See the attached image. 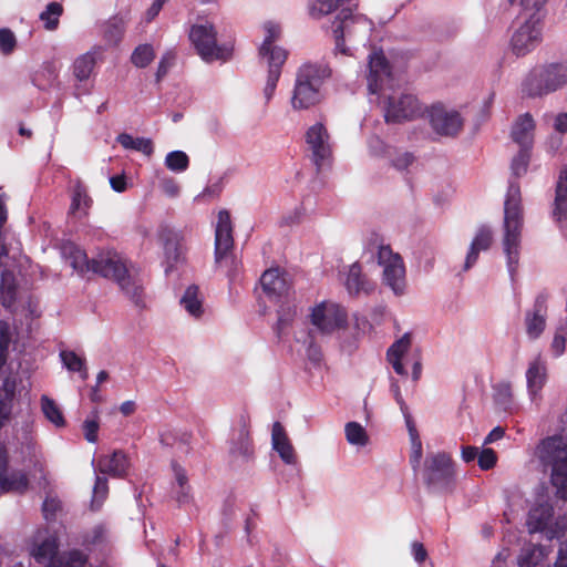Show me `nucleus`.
<instances>
[{"label": "nucleus", "mask_w": 567, "mask_h": 567, "mask_svg": "<svg viewBox=\"0 0 567 567\" xmlns=\"http://www.w3.org/2000/svg\"><path fill=\"white\" fill-rule=\"evenodd\" d=\"M100 423L97 411L94 410L90 416L83 422V432L84 437L90 443H95L97 441V432H99Z\"/></svg>", "instance_id": "864d4df0"}, {"label": "nucleus", "mask_w": 567, "mask_h": 567, "mask_svg": "<svg viewBox=\"0 0 567 567\" xmlns=\"http://www.w3.org/2000/svg\"><path fill=\"white\" fill-rule=\"evenodd\" d=\"M116 140L125 150L137 151L146 156H151L154 151L153 143L150 138L133 137L127 133H122Z\"/></svg>", "instance_id": "ea45409f"}, {"label": "nucleus", "mask_w": 567, "mask_h": 567, "mask_svg": "<svg viewBox=\"0 0 567 567\" xmlns=\"http://www.w3.org/2000/svg\"><path fill=\"white\" fill-rule=\"evenodd\" d=\"M69 260L72 268L78 272L84 274L86 271H92L91 259L87 258L83 250L76 247L70 248Z\"/></svg>", "instance_id": "09e8293b"}, {"label": "nucleus", "mask_w": 567, "mask_h": 567, "mask_svg": "<svg viewBox=\"0 0 567 567\" xmlns=\"http://www.w3.org/2000/svg\"><path fill=\"white\" fill-rule=\"evenodd\" d=\"M544 4L545 2H511L512 10L516 13V23L543 29V20L546 17Z\"/></svg>", "instance_id": "412c9836"}, {"label": "nucleus", "mask_w": 567, "mask_h": 567, "mask_svg": "<svg viewBox=\"0 0 567 567\" xmlns=\"http://www.w3.org/2000/svg\"><path fill=\"white\" fill-rule=\"evenodd\" d=\"M21 454L23 461L39 463L41 458L40 449L30 431H24L21 437Z\"/></svg>", "instance_id": "a19ab883"}, {"label": "nucleus", "mask_w": 567, "mask_h": 567, "mask_svg": "<svg viewBox=\"0 0 567 567\" xmlns=\"http://www.w3.org/2000/svg\"><path fill=\"white\" fill-rule=\"evenodd\" d=\"M302 216H303V208L296 207L291 213H288L282 217L281 223L287 226H292V225L300 223Z\"/></svg>", "instance_id": "338daca9"}, {"label": "nucleus", "mask_w": 567, "mask_h": 567, "mask_svg": "<svg viewBox=\"0 0 567 567\" xmlns=\"http://www.w3.org/2000/svg\"><path fill=\"white\" fill-rule=\"evenodd\" d=\"M424 480L435 493H450L455 486V472L446 453L431 454L425 460Z\"/></svg>", "instance_id": "ddd939ff"}, {"label": "nucleus", "mask_w": 567, "mask_h": 567, "mask_svg": "<svg viewBox=\"0 0 567 567\" xmlns=\"http://www.w3.org/2000/svg\"><path fill=\"white\" fill-rule=\"evenodd\" d=\"M331 74L324 63H305L296 75L291 96V106L296 111L308 110L319 104L322 100L321 87L326 79Z\"/></svg>", "instance_id": "39448f33"}, {"label": "nucleus", "mask_w": 567, "mask_h": 567, "mask_svg": "<svg viewBox=\"0 0 567 567\" xmlns=\"http://www.w3.org/2000/svg\"><path fill=\"white\" fill-rule=\"evenodd\" d=\"M95 474L96 477L93 487L92 507L99 508L109 494V485L107 480L104 476H100L99 473Z\"/></svg>", "instance_id": "3c124183"}, {"label": "nucleus", "mask_w": 567, "mask_h": 567, "mask_svg": "<svg viewBox=\"0 0 567 567\" xmlns=\"http://www.w3.org/2000/svg\"><path fill=\"white\" fill-rule=\"evenodd\" d=\"M494 401L505 412H512L516 409L513 395L512 384L507 381H501L493 386Z\"/></svg>", "instance_id": "c9c22d12"}, {"label": "nucleus", "mask_w": 567, "mask_h": 567, "mask_svg": "<svg viewBox=\"0 0 567 567\" xmlns=\"http://www.w3.org/2000/svg\"><path fill=\"white\" fill-rule=\"evenodd\" d=\"M529 150L530 148H520L518 154L513 158L511 169H512V174L515 177H519L527 172L529 157H530Z\"/></svg>", "instance_id": "603ef678"}, {"label": "nucleus", "mask_w": 567, "mask_h": 567, "mask_svg": "<svg viewBox=\"0 0 567 567\" xmlns=\"http://www.w3.org/2000/svg\"><path fill=\"white\" fill-rule=\"evenodd\" d=\"M91 267L94 274L116 281L121 290L135 306L145 307L143 284L138 276L132 271L126 258L120 252L114 250L102 251L91 259Z\"/></svg>", "instance_id": "7ed1b4c3"}, {"label": "nucleus", "mask_w": 567, "mask_h": 567, "mask_svg": "<svg viewBox=\"0 0 567 567\" xmlns=\"http://www.w3.org/2000/svg\"><path fill=\"white\" fill-rule=\"evenodd\" d=\"M566 346H567V321L560 323L557 327L554 338H553V341H551V344H550V350H551L553 354L556 358H558V357L563 355V353L565 352Z\"/></svg>", "instance_id": "8fccbe9b"}, {"label": "nucleus", "mask_w": 567, "mask_h": 567, "mask_svg": "<svg viewBox=\"0 0 567 567\" xmlns=\"http://www.w3.org/2000/svg\"><path fill=\"white\" fill-rule=\"evenodd\" d=\"M547 296L539 293L534 301L533 309L525 313L526 334L529 340L538 339L546 328Z\"/></svg>", "instance_id": "6ab92c4d"}, {"label": "nucleus", "mask_w": 567, "mask_h": 567, "mask_svg": "<svg viewBox=\"0 0 567 567\" xmlns=\"http://www.w3.org/2000/svg\"><path fill=\"white\" fill-rule=\"evenodd\" d=\"M271 443L272 449L279 454L284 463L287 465H296L298 463L296 451L279 422H275L272 425Z\"/></svg>", "instance_id": "bb28decb"}, {"label": "nucleus", "mask_w": 567, "mask_h": 567, "mask_svg": "<svg viewBox=\"0 0 567 567\" xmlns=\"http://www.w3.org/2000/svg\"><path fill=\"white\" fill-rule=\"evenodd\" d=\"M59 71L54 63L49 62L42 65L33 76V83L40 90H48L58 84Z\"/></svg>", "instance_id": "4c0bfd02"}, {"label": "nucleus", "mask_w": 567, "mask_h": 567, "mask_svg": "<svg viewBox=\"0 0 567 567\" xmlns=\"http://www.w3.org/2000/svg\"><path fill=\"white\" fill-rule=\"evenodd\" d=\"M62 365L70 372H78L82 380H86L89 374L85 365V359L72 350H61L59 353Z\"/></svg>", "instance_id": "e433bc0d"}, {"label": "nucleus", "mask_w": 567, "mask_h": 567, "mask_svg": "<svg viewBox=\"0 0 567 567\" xmlns=\"http://www.w3.org/2000/svg\"><path fill=\"white\" fill-rule=\"evenodd\" d=\"M179 302L188 316L195 319H199L205 312L204 297L196 285H190L185 289Z\"/></svg>", "instance_id": "2f4dec72"}, {"label": "nucleus", "mask_w": 567, "mask_h": 567, "mask_svg": "<svg viewBox=\"0 0 567 567\" xmlns=\"http://www.w3.org/2000/svg\"><path fill=\"white\" fill-rule=\"evenodd\" d=\"M542 28L518 25L512 37V50L517 56H524L533 51L542 42Z\"/></svg>", "instance_id": "5701e85b"}, {"label": "nucleus", "mask_w": 567, "mask_h": 567, "mask_svg": "<svg viewBox=\"0 0 567 567\" xmlns=\"http://www.w3.org/2000/svg\"><path fill=\"white\" fill-rule=\"evenodd\" d=\"M165 166L175 173H183L189 166V157L183 151H172L165 157Z\"/></svg>", "instance_id": "49530a36"}, {"label": "nucleus", "mask_w": 567, "mask_h": 567, "mask_svg": "<svg viewBox=\"0 0 567 567\" xmlns=\"http://www.w3.org/2000/svg\"><path fill=\"white\" fill-rule=\"evenodd\" d=\"M554 517V507L548 504H539L528 513L527 527L530 534L542 533L545 535Z\"/></svg>", "instance_id": "c85d7f7f"}, {"label": "nucleus", "mask_w": 567, "mask_h": 567, "mask_svg": "<svg viewBox=\"0 0 567 567\" xmlns=\"http://www.w3.org/2000/svg\"><path fill=\"white\" fill-rule=\"evenodd\" d=\"M103 49L101 47H94L90 51L79 55L72 64V74L74 79L80 83L75 86L74 95L80 97L90 93V89L86 84L93 69L96 64V59L102 54Z\"/></svg>", "instance_id": "a211bd4d"}, {"label": "nucleus", "mask_w": 567, "mask_h": 567, "mask_svg": "<svg viewBox=\"0 0 567 567\" xmlns=\"http://www.w3.org/2000/svg\"><path fill=\"white\" fill-rule=\"evenodd\" d=\"M411 333H404L388 350L386 358L395 373L406 375L403 360L412 363V379L417 381L422 374V355L419 348L411 350Z\"/></svg>", "instance_id": "4468645a"}, {"label": "nucleus", "mask_w": 567, "mask_h": 567, "mask_svg": "<svg viewBox=\"0 0 567 567\" xmlns=\"http://www.w3.org/2000/svg\"><path fill=\"white\" fill-rule=\"evenodd\" d=\"M497 456L494 450L492 449H483L481 452H478L477 462L478 466L487 471L496 464Z\"/></svg>", "instance_id": "13d9d810"}, {"label": "nucleus", "mask_w": 567, "mask_h": 567, "mask_svg": "<svg viewBox=\"0 0 567 567\" xmlns=\"http://www.w3.org/2000/svg\"><path fill=\"white\" fill-rule=\"evenodd\" d=\"M520 188L516 182L509 181L504 203V237L503 251L506 256L507 270L513 279L518 267L523 213Z\"/></svg>", "instance_id": "20e7f679"}, {"label": "nucleus", "mask_w": 567, "mask_h": 567, "mask_svg": "<svg viewBox=\"0 0 567 567\" xmlns=\"http://www.w3.org/2000/svg\"><path fill=\"white\" fill-rule=\"evenodd\" d=\"M368 69L369 93L382 100L380 103L386 123L410 121L423 113V107L414 95L394 89L390 64L381 50L369 54Z\"/></svg>", "instance_id": "f257e3e1"}, {"label": "nucleus", "mask_w": 567, "mask_h": 567, "mask_svg": "<svg viewBox=\"0 0 567 567\" xmlns=\"http://www.w3.org/2000/svg\"><path fill=\"white\" fill-rule=\"evenodd\" d=\"M535 122L529 113L520 115L512 127V138L520 148H532Z\"/></svg>", "instance_id": "c756f323"}, {"label": "nucleus", "mask_w": 567, "mask_h": 567, "mask_svg": "<svg viewBox=\"0 0 567 567\" xmlns=\"http://www.w3.org/2000/svg\"><path fill=\"white\" fill-rule=\"evenodd\" d=\"M0 295L3 307L11 308L16 299V286L10 272H3L1 276Z\"/></svg>", "instance_id": "c03bdc74"}, {"label": "nucleus", "mask_w": 567, "mask_h": 567, "mask_svg": "<svg viewBox=\"0 0 567 567\" xmlns=\"http://www.w3.org/2000/svg\"><path fill=\"white\" fill-rule=\"evenodd\" d=\"M346 439L349 444L363 447L369 443L365 429L358 422H348L344 426Z\"/></svg>", "instance_id": "79ce46f5"}, {"label": "nucleus", "mask_w": 567, "mask_h": 567, "mask_svg": "<svg viewBox=\"0 0 567 567\" xmlns=\"http://www.w3.org/2000/svg\"><path fill=\"white\" fill-rule=\"evenodd\" d=\"M551 214L557 223L567 219V166L560 171L557 179Z\"/></svg>", "instance_id": "7c9ffc66"}, {"label": "nucleus", "mask_w": 567, "mask_h": 567, "mask_svg": "<svg viewBox=\"0 0 567 567\" xmlns=\"http://www.w3.org/2000/svg\"><path fill=\"white\" fill-rule=\"evenodd\" d=\"M567 84V63H549L533 69L522 83V92L528 97H540Z\"/></svg>", "instance_id": "9d476101"}, {"label": "nucleus", "mask_w": 567, "mask_h": 567, "mask_svg": "<svg viewBox=\"0 0 567 567\" xmlns=\"http://www.w3.org/2000/svg\"><path fill=\"white\" fill-rule=\"evenodd\" d=\"M173 498L176 501L179 507L189 505L193 502V495L190 493L189 485L172 487Z\"/></svg>", "instance_id": "4d7b16f0"}, {"label": "nucleus", "mask_w": 567, "mask_h": 567, "mask_svg": "<svg viewBox=\"0 0 567 567\" xmlns=\"http://www.w3.org/2000/svg\"><path fill=\"white\" fill-rule=\"evenodd\" d=\"M155 58V50L153 45L148 43L140 44L135 48L131 55V62L136 68L147 66Z\"/></svg>", "instance_id": "a18cd8bd"}, {"label": "nucleus", "mask_w": 567, "mask_h": 567, "mask_svg": "<svg viewBox=\"0 0 567 567\" xmlns=\"http://www.w3.org/2000/svg\"><path fill=\"white\" fill-rule=\"evenodd\" d=\"M215 266L223 269L229 280H235L240 269V261L234 254L233 225L230 214L223 209L218 213L215 227Z\"/></svg>", "instance_id": "6e6552de"}, {"label": "nucleus", "mask_w": 567, "mask_h": 567, "mask_svg": "<svg viewBox=\"0 0 567 567\" xmlns=\"http://www.w3.org/2000/svg\"><path fill=\"white\" fill-rule=\"evenodd\" d=\"M260 286L270 300H278L286 296L290 289L288 276L279 268H270L260 277Z\"/></svg>", "instance_id": "4be33fe9"}, {"label": "nucleus", "mask_w": 567, "mask_h": 567, "mask_svg": "<svg viewBox=\"0 0 567 567\" xmlns=\"http://www.w3.org/2000/svg\"><path fill=\"white\" fill-rule=\"evenodd\" d=\"M411 555L414 561L419 565L423 564L429 556L424 545L417 540L411 543Z\"/></svg>", "instance_id": "680f3d73"}, {"label": "nucleus", "mask_w": 567, "mask_h": 567, "mask_svg": "<svg viewBox=\"0 0 567 567\" xmlns=\"http://www.w3.org/2000/svg\"><path fill=\"white\" fill-rule=\"evenodd\" d=\"M305 138L307 151L317 169L329 166L332 158V144L327 127L322 123H316L307 130Z\"/></svg>", "instance_id": "dca6fc26"}, {"label": "nucleus", "mask_w": 567, "mask_h": 567, "mask_svg": "<svg viewBox=\"0 0 567 567\" xmlns=\"http://www.w3.org/2000/svg\"><path fill=\"white\" fill-rule=\"evenodd\" d=\"M63 13L61 2H49L45 9L40 13V20L48 30H55L59 25V19Z\"/></svg>", "instance_id": "37998d69"}, {"label": "nucleus", "mask_w": 567, "mask_h": 567, "mask_svg": "<svg viewBox=\"0 0 567 567\" xmlns=\"http://www.w3.org/2000/svg\"><path fill=\"white\" fill-rule=\"evenodd\" d=\"M124 33V21L121 18L114 17L106 23L104 30V39L112 44H117Z\"/></svg>", "instance_id": "de8ad7c7"}, {"label": "nucleus", "mask_w": 567, "mask_h": 567, "mask_svg": "<svg viewBox=\"0 0 567 567\" xmlns=\"http://www.w3.org/2000/svg\"><path fill=\"white\" fill-rule=\"evenodd\" d=\"M555 564L556 567H567V540L560 543Z\"/></svg>", "instance_id": "774afa93"}, {"label": "nucleus", "mask_w": 567, "mask_h": 567, "mask_svg": "<svg viewBox=\"0 0 567 567\" xmlns=\"http://www.w3.org/2000/svg\"><path fill=\"white\" fill-rule=\"evenodd\" d=\"M189 40L203 61H228L233 56L234 43L226 41L217 43V32L209 21H199L192 25Z\"/></svg>", "instance_id": "1a4fd4ad"}, {"label": "nucleus", "mask_w": 567, "mask_h": 567, "mask_svg": "<svg viewBox=\"0 0 567 567\" xmlns=\"http://www.w3.org/2000/svg\"><path fill=\"white\" fill-rule=\"evenodd\" d=\"M567 532V520L566 518H557L554 520L551 519V523L548 527V529L545 533V537L548 540L555 539V538H561L565 536Z\"/></svg>", "instance_id": "6e6d98bb"}, {"label": "nucleus", "mask_w": 567, "mask_h": 567, "mask_svg": "<svg viewBox=\"0 0 567 567\" xmlns=\"http://www.w3.org/2000/svg\"><path fill=\"white\" fill-rule=\"evenodd\" d=\"M370 153L374 156H383L388 153L389 148L384 142L378 136H372L368 141Z\"/></svg>", "instance_id": "052dcab7"}, {"label": "nucleus", "mask_w": 567, "mask_h": 567, "mask_svg": "<svg viewBox=\"0 0 567 567\" xmlns=\"http://www.w3.org/2000/svg\"><path fill=\"white\" fill-rule=\"evenodd\" d=\"M311 323L322 334H331L346 328L348 315L343 307L323 301L312 308Z\"/></svg>", "instance_id": "2eb2a0df"}, {"label": "nucleus", "mask_w": 567, "mask_h": 567, "mask_svg": "<svg viewBox=\"0 0 567 567\" xmlns=\"http://www.w3.org/2000/svg\"><path fill=\"white\" fill-rule=\"evenodd\" d=\"M95 473L107 474L113 477H124L131 466L127 455L123 451H114L111 455H102L92 461Z\"/></svg>", "instance_id": "aec40b11"}, {"label": "nucleus", "mask_w": 567, "mask_h": 567, "mask_svg": "<svg viewBox=\"0 0 567 567\" xmlns=\"http://www.w3.org/2000/svg\"><path fill=\"white\" fill-rule=\"evenodd\" d=\"M525 375L528 395L532 402H536L547 381L546 363L540 358L532 360Z\"/></svg>", "instance_id": "393cba45"}, {"label": "nucleus", "mask_w": 567, "mask_h": 567, "mask_svg": "<svg viewBox=\"0 0 567 567\" xmlns=\"http://www.w3.org/2000/svg\"><path fill=\"white\" fill-rule=\"evenodd\" d=\"M492 243H493L492 230L486 226L480 227L470 245V248L466 254L465 261H464L463 270L464 271L470 270L476 264L480 252L488 250Z\"/></svg>", "instance_id": "cd10ccee"}, {"label": "nucleus", "mask_w": 567, "mask_h": 567, "mask_svg": "<svg viewBox=\"0 0 567 567\" xmlns=\"http://www.w3.org/2000/svg\"><path fill=\"white\" fill-rule=\"evenodd\" d=\"M174 61V55L171 52H166L158 63L157 72H156V79L159 81L163 76L166 75L169 68L172 66Z\"/></svg>", "instance_id": "0e129e2a"}, {"label": "nucleus", "mask_w": 567, "mask_h": 567, "mask_svg": "<svg viewBox=\"0 0 567 567\" xmlns=\"http://www.w3.org/2000/svg\"><path fill=\"white\" fill-rule=\"evenodd\" d=\"M59 543L55 535L47 530H39L33 539L30 555L34 560L45 567H84L85 555L80 550H71L58 555Z\"/></svg>", "instance_id": "0eeeda50"}, {"label": "nucleus", "mask_w": 567, "mask_h": 567, "mask_svg": "<svg viewBox=\"0 0 567 567\" xmlns=\"http://www.w3.org/2000/svg\"><path fill=\"white\" fill-rule=\"evenodd\" d=\"M10 341V326L7 321L0 320V429L10 417L17 388L13 363L7 364Z\"/></svg>", "instance_id": "9b49d317"}, {"label": "nucleus", "mask_w": 567, "mask_h": 567, "mask_svg": "<svg viewBox=\"0 0 567 567\" xmlns=\"http://www.w3.org/2000/svg\"><path fill=\"white\" fill-rule=\"evenodd\" d=\"M40 403L41 411L50 423H52L55 427L65 426V419L63 412L54 400H52L48 395H42Z\"/></svg>", "instance_id": "58836bf2"}, {"label": "nucleus", "mask_w": 567, "mask_h": 567, "mask_svg": "<svg viewBox=\"0 0 567 567\" xmlns=\"http://www.w3.org/2000/svg\"><path fill=\"white\" fill-rule=\"evenodd\" d=\"M378 264L382 268V284L395 296L406 292V269L403 258L390 246L381 245L377 252Z\"/></svg>", "instance_id": "f8f14e48"}, {"label": "nucleus", "mask_w": 567, "mask_h": 567, "mask_svg": "<svg viewBox=\"0 0 567 567\" xmlns=\"http://www.w3.org/2000/svg\"><path fill=\"white\" fill-rule=\"evenodd\" d=\"M429 121L434 133L445 137H455L464 124V120L457 111L449 109L443 104L431 106L429 110Z\"/></svg>", "instance_id": "f3484780"}, {"label": "nucleus", "mask_w": 567, "mask_h": 567, "mask_svg": "<svg viewBox=\"0 0 567 567\" xmlns=\"http://www.w3.org/2000/svg\"><path fill=\"white\" fill-rule=\"evenodd\" d=\"M172 466H173V472H174V482L172 484V487L189 485L186 471L181 465H178L176 463H173Z\"/></svg>", "instance_id": "69168bd1"}, {"label": "nucleus", "mask_w": 567, "mask_h": 567, "mask_svg": "<svg viewBox=\"0 0 567 567\" xmlns=\"http://www.w3.org/2000/svg\"><path fill=\"white\" fill-rule=\"evenodd\" d=\"M413 155L409 152H404L398 154L391 162L396 169L404 171L413 163Z\"/></svg>", "instance_id": "e2e57ef3"}, {"label": "nucleus", "mask_w": 567, "mask_h": 567, "mask_svg": "<svg viewBox=\"0 0 567 567\" xmlns=\"http://www.w3.org/2000/svg\"><path fill=\"white\" fill-rule=\"evenodd\" d=\"M548 554L549 549L547 547L529 544L522 548L517 563L520 567H536L548 556Z\"/></svg>", "instance_id": "72a5a7b5"}, {"label": "nucleus", "mask_w": 567, "mask_h": 567, "mask_svg": "<svg viewBox=\"0 0 567 567\" xmlns=\"http://www.w3.org/2000/svg\"><path fill=\"white\" fill-rule=\"evenodd\" d=\"M91 205L92 199L89 196L86 188L81 184H76L72 194L70 214L78 218H82L87 215Z\"/></svg>", "instance_id": "f704fd0d"}, {"label": "nucleus", "mask_w": 567, "mask_h": 567, "mask_svg": "<svg viewBox=\"0 0 567 567\" xmlns=\"http://www.w3.org/2000/svg\"><path fill=\"white\" fill-rule=\"evenodd\" d=\"M229 451L235 458L243 462L248 461L252 456L254 449L246 425H241L234 434Z\"/></svg>", "instance_id": "473e14b6"}, {"label": "nucleus", "mask_w": 567, "mask_h": 567, "mask_svg": "<svg viewBox=\"0 0 567 567\" xmlns=\"http://www.w3.org/2000/svg\"><path fill=\"white\" fill-rule=\"evenodd\" d=\"M264 30L266 35L259 47V55L266 61L268 66L267 80L264 87V97L266 104H268L275 94L281 75V68L287 60L288 52L284 48L274 44L281 33V28L278 23L267 21L264 24Z\"/></svg>", "instance_id": "423d86ee"}, {"label": "nucleus", "mask_w": 567, "mask_h": 567, "mask_svg": "<svg viewBox=\"0 0 567 567\" xmlns=\"http://www.w3.org/2000/svg\"><path fill=\"white\" fill-rule=\"evenodd\" d=\"M344 287L350 296H368L374 291L375 284L363 274L359 262H353L346 272Z\"/></svg>", "instance_id": "b1692460"}, {"label": "nucleus", "mask_w": 567, "mask_h": 567, "mask_svg": "<svg viewBox=\"0 0 567 567\" xmlns=\"http://www.w3.org/2000/svg\"><path fill=\"white\" fill-rule=\"evenodd\" d=\"M8 457L7 451L0 444V494L7 492H23L28 487V477L21 472L7 474Z\"/></svg>", "instance_id": "a878e982"}, {"label": "nucleus", "mask_w": 567, "mask_h": 567, "mask_svg": "<svg viewBox=\"0 0 567 567\" xmlns=\"http://www.w3.org/2000/svg\"><path fill=\"white\" fill-rule=\"evenodd\" d=\"M306 354L308 360L316 367L320 365L323 360L321 347L317 344L313 340L309 341L306 349Z\"/></svg>", "instance_id": "bf43d9fd"}, {"label": "nucleus", "mask_w": 567, "mask_h": 567, "mask_svg": "<svg viewBox=\"0 0 567 567\" xmlns=\"http://www.w3.org/2000/svg\"><path fill=\"white\" fill-rule=\"evenodd\" d=\"M17 47L14 33L8 28L0 29V52L4 55L11 54Z\"/></svg>", "instance_id": "5fc2aeb1"}, {"label": "nucleus", "mask_w": 567, "mask_h": 567, "mask_svg": "<svg viewBox=\"0 0 567 567\" xmlns=\"http://www.w3.org/2000/svg\"><path fill=\"white\" fill-rule=\"evenodd\" d=\"M344 2H311L308 11L313 19L331 17L332 33L336 40V52L350 54V49L344 45V40L353 39L365 43L373 29V22L364 16H354L350 8L343 7Z\"/></svg>", "instance_id": "f03ea898"}]
</instances>
